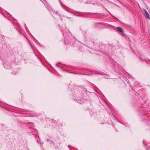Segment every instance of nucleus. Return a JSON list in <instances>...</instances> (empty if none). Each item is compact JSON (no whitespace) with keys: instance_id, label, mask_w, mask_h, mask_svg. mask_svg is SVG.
I'll list each match as a JSON object with an SVG mask.
<instances>
[{"instance_id":"f03ea898","label":"nucleus","mask_w":150,"mask_h":150,"mask_svg":"<svg viewBox=\"0 0 150 150\" xmlns=\"http://www.w3.org/2000/svg\"><path fill=\"white\" fill-rule=\"evenodd\" d=\"M117 30L121 33H123V31L122 28L120 27H117Z\"/></svg>"},{"instance_id":"f257e3e1","label":"nucleus","mask_w":150,"mask_h":150,"mask_svg":"<svg viewBox=\"0 0 150 150\" xmlns=\"http://www.w3.org/2000/svg\"><path fill=\"white\" fill-rule=\"evenodd\" d=\"M144 11L145 13V16L146 18L148 19L149 18V16L147 12L145 10H144Z\"/></svg>"}]
</instances>
